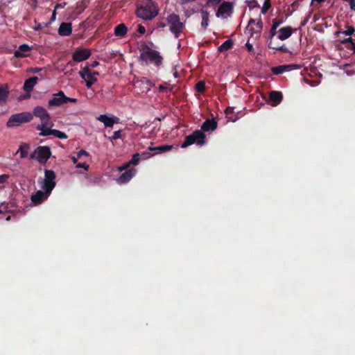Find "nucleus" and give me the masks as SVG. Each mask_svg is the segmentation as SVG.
<instances>
[{
	"label": "nucleus",
	"instance_id": "1",
	"mask_svg": "<svg viewBox=\"0 0 355 355\" xmlns=\"http://www.w3.org/2000/svg\"><path fill=\"white\" fill-rule=\"evenodd\" d=\"M159 13L157 3L153 0H141L137 6L136 14L137 17L151 20Z\"/></svg>",
	"mask_w": 355,
	"mask_h": 355
},
{
	"label": "nucleus",
	"instance_id": "2",
	"mask_svg": "<svg viewBox=\"0 0 355 355\" xmlns=\"http://www.w3.org/2000/svg\"><path fill=\"white\" fill-rule=\"evenodd\" d=\"M140 59L145 61L146 64L153 63L155 66L159 67L162 63L163 58L158 51L146 46L140 54Z\"/></svg>",
	"mask_w": 355,
	"mask_h": 355
},
{
	"label": "nucleus",
	"instance_id": "3",
	"mask_svg": "<svg viewBox=\"0 0 355 355\" xmlns=\"http://www.w3.org/2000/svg\"><path fill=\"white\" fill-rule=\"evenodd\" d=\"M166 21L171 32L176 38L179 37L185 26L184 23L180 21V16L175 13L170 14L168 15Z\"/></svg>",
	"mask_w": 355,
	"mask_h": 355
},
{
	"label": "nucleus",
	"instance_id": "4",
	"mask_svg": "<svg viewBox=\"0 0 355 355\" xmlns=\"http://www.w3.org/2000/svg\"><path fill=\"white\" fill-rule=\"evenodd\" d=\"M206 136L200 130H195L192 134L185 137L184 141L181 144L182 148H187L193 144L201 146L205 143Z\"/></svg>",
	"mask_w": 355,
	"mask_h": 355
},
{
	"label": "nucleus",
	"instance_id": "5",
	"mask_svg": "<svg viewBox=\"0 0 355 355\" xmlns=\"http://www.w3.org/2000/svg\"><path fill=\"white\" fill-rule=\"evenodd\" d=\"M33 119L31 112H24L15 114L10 116L7 121V126L9 128L18 126L21 123L30 122Z\"/></svg>",
	"mask_w": 355,
	"mask_h": 355
},
{
	"label": "nucleus",
	"instance_id": "6",
	"mask_svg": "<svg viewBox=\"0 0 355 355\" xmlns=\"http://www.w3.org/2000/svg\"><path fill=\"white\" fill-rule=\"evenodd\" d=\"M51 151L49 146H38L31 154V158L37 159L40 163L44 164L50 158Z\"/></svg>",
	"mask_w": 355,
	"mask_h": 355
},
{
	"label": "nucleus",
	"instance_id": "7",
	"mask_svg": "<svg viewBox=\"0 0 355 355\" xmlns=\"http://www.w3.org/2000/svg\"><path fill=\"white\" fill-rule=\"evenodd\" d=\"M55 178L56 175L53 171L48 169L44 171V180L42 188L46 191L47 194H51L55 187Z\"/></svg>",
	"mask_w": 355,
	"mask_h": 355
},
{
	"label": "nucleus",
	"instance_id": "8",
	"mask_svg": "<svg viewBox=\"0 0 355 355\" xmlns=\"http://www.w3.org/2000/svg\"><path fill=\"white\" fill-rule=\"evenodd\" d=\"M33 116H35L40 119L41 123H46L51 121V116L46 110L40 105L35 107L33 110Z\"/></svg>",
	"mask_w": 355,
	"mask_h": 355
},
{
	"label": "nucleus",
	"instance_id": "9",
	"mask_svg": "<svg viewBox=\"0 0 355 355\" xmlns=\"http://www.w3.org/2000/svg\"><path fill=\"white\" fill-rule=\"evenodd\" d=\"M91 51L88 49L79 48L72 53V58L75 62H80L88 59Z\"/></svg>",
	"mask_w": 355,
	"mask_h": 355
},
{
	"label": "nucleus",
	"instance_id": "10",
	"mask_svg": "<svg viewBox=\"0 0 355 355\" xmlns=\"http://www.w3.org/2000/svg\"><path fill=\"white\" fill-rule=\"evenodd\" d=\"M233 4L229 1H223L218 7L216 15L217 17H225V15H230L232 13Z\"/></svg>",
	"mask_w": 355,
	"mask_h": 355
},
{
	"label": "nucleus",
	"instance_id": "11",
	"mask_svg": "<svg viewBox=\"0 0 355 355\" xmlns=\"http://www.w3.org/2000/svg\"><path fill=\"white\" fill-rule=\"evenodd\" d=\"M54 125L52 121H49L44 123H40L37 125L36 129L40 130L39 133L40 136L45 137L49 135H53V129L51 128Z\"/></svg>",
	"mask_w": 355,
	"mask_h": 355
},
{
	"label": "nucleus",
	"instance_id": "12",
	"mask_svg": "<svg viewBox=\"0 0 355 355\" xmlns=\"http://www.w3.org/2000/svg\"><path fill=\"white\" fill-rule=\"evenodd\" d=\"M64 92L62 91H60L57 94H53V98L49 101L48 105L49 107H59L63 104H64Z\"/></svg>",
	"mask_w": 355,
	"mask_h": 355
},
{
	"label": "nucleus",
	"instance_id": "13",
	"mask_svg": "<svg viewBox=\"0 0 355 355\" xmlns=\"http://www.w3.org/2000/svg\"><path fill=\"white\" fill-rule=\"evenodd\" d=\"M296 29H293L291 26H284L281 28L277 31V38L282 41L289 38Z\"/></svg>",
	"mask_w": 355,
	"mask_h": 355
},
{
	"label": "nucleus",
	"instance_id": "14",
	"mask_svg": "<svg viewBox=\"0 0 355 355\" xmlns=\"http://www.w3.org/2000/svg\"><path fill=\"white\" fill-rule=\"evenodd\" d=\"M50 194H47L46 191L38 190L35 194H33L31 197V202L35 205H37L41 204L44 200H46Z\"/></svg>",
	"mask_w": 355,
	"mask_h": 355
},
{
	"label": "nucleus",
	"instance_id": "15",
	"mask_svg": "<svg viewBox=\"0 0 355 355\" xmlns=\"http://www.w3.org/2000/svg\"><path fill=\"white\" fill-rule=\"evenodd\" d=\"M137 171L135 168L126 170L119 177L117 182L119 184H125L128 182L135 175Z\"/></svg>",
	"mask_w": 355,
	"mask_h": 355
},
{
	"label": "nucleus",
	"instance_id": "16",
	"mask_svg": "<svg viewBox=\"0 0 355 355\" xmlns=\"http://www.w3.org/2000/svg\"><path fill=\"white\" fill-rule=\"evenodd\" d=\"M97 120L104 123L105 127L111 128L114 123H118L119 119L116 116L109 117L106 114H101L98 116Z\"/></svg>",
	"mask_w": 355,
	"mask_h": 355
},
{
	"label": "nucleus",
	"instance_id": "17",
	"mask_svg": "<svg viewBox=\"0 0 355 355\" xmlns=\"http://www.w3.org/2000/svg\"><path fill=\"white\" fill-rule=\"evenodd\" d=\"M31 48L27 44L20 45L14 52L16 58H25L29 55Z\"/></svg>",
	"mask_w": 355,
	"mask_h": 355
},
{
	"label": "nucleus",
	"instance_id": "18",
	"mask_svg": "<svg viewBox=\"0 0 355 355\" xmlns=\"http://www.w3.org/2000/svg\"><path fill=\"white\" fill-rule=\"evenodd\" d=\"M297 68H298V67L295 64H283L272 67L271 71L273 73V74L279 75L284 73V71Z\"/></svg>",
	"mask_w": 355,
	"mask_h": 355
},
{
	"label": "nucleus",
	"instance_id": "19",
	"mask_svg": "<svg viewBox=\"0 0 355 355\" xmlns=\"http://www.w3.org/2000/svg\"><path fill=\"white\" fill-rule=\"evenodd\" d=\"M283 23V20L281 19L275 18L272 20V26L269 31L268 41L272 40L274 37L277 33V28Z\"/></svg>",
	"mask_w": 355,
	"mask_h": 355
},
{
	"label": "nucleus",
	"instance_id": "20",
	"mask_svg": "<svg viewBox=\"0 0 355 355\" xmlns=\"http://www.w3.org/2000/svg\"><path fill=\"white\" fill-rule=\"evenodd\" d=\"M72 26L71 23L62 22L58 28V34L60 36H69L71 34Z\"/></svg>",
	"mask_w": 355,
	"mask_h": 355
},
{
	"label": "nucleus",
	"instance_id": "21",
	"mask_svg": "<svg viewBox=\"0 0 355 355\" xmlns=\"http://www.w3.org/2000/svg\"><path fill=\"white\" fill-rule=\"evenodd\" d=\"M218 123L214 119H207L201 125V130L205 132H209L216 130Z\"/></svg>",
	"mask_w": 355,
	"mask_h": 355
},
{
	"label": "nucleus",
	"instance_id": "22",
	"mask_svg": "<svg viewBox=\"0 0 355 355\" xmlns=\"http://www.w3.org/2000/svg\"><path fill=\"white\" fill-rule=\"evenodd\" d=\"M37 80L38 78L36 76H33L26 80L23 86L24 90L26 93H30L33 90L34 86L37 84Z\"/></svg>",
	"mask_w": 355,
	"mask_h": 355
},
{
	"label": "nucleus",
	"instance_id": "23",
	"mask_svg": "<svg viewBox=\"0 0 355 355\" xmlns=\"http://www.w3.org/2000/svg\"><path fill=\"white\" fill-rule=\"evenodd\" d=\"M269 99L272 102V105L276 106L282 102L283 94L281 92L272 91L270 92Z\"/></svg>",
	"mask_w": 355,
	"mask_h": 355
},
{
	"label": "nucleus",
	"instance_id": "24",
	"mask_svg": "<svg viewBox=\"0 0 355 355\" xmlns=\"http://www.w3.org/2000/svg\"><path fill=\"white\" fill-rule=\"evenodd\" d=\"M128 28L124 24H120L114 28V34L118 37H123L126 35Z\"/></svg>",
	"mask_w": 355,
	"mask_h": 355
},
{
	"label": "nucleus",
	"instance_id": "25",
	"mask_svg": "<svg viewBox=\"0 0 355 355\" xmlns=\"http://www.w3.org/2000/svg\"><path fill=\"white\" fill-rule=\"evenodd\" d=\"M9 91L6 85L0 86V105L6 103L8 98Z\"/></svg>",
	"mask_w": 355,
	"mask_h": 355
},
{
	"label": "nucleus",
	"instance_id": "26",
	"mask_svg": "<svg viewBox=\"0 0 355 355\" xmlns=\"http://www.w3.org/2000/svg\"><path fill=\"white\" fill-rule=\"evenodd\" d=\"M268 46L269 49H275L281 52L284 53H290L289 49L287 48V46L285 44H283L282 46H278L275 44H273L272 40L268 41Z\"/></svg>",
	"mask_w": 355,
	"mask_h": 355
},
{
	"label": "nucleus",
	"instance_id": "27",
	"mask_svg": "<svg viewBox=\"0 0 355 355\" xmlns=\"http://www.w3.org/2000/svg\"><path fill=\"white\" fill-rule=\"evenodd\" d=\"M201 15H202V22H201V27L202 28H203L204 30H205L208 25H209V12L207 11V10H202L201 12Z\"/></svg>",
	"mask_w": 355,
	"mask_h": 355
},
{
	"label": "nucleus",
	"instance_id": "28",
	"mask_svg": "<svg viewBox=\"0 0 355 355\" xmlns=\"http://www.w3.org/2000/svg\"><path fill=\"white\" fill-rule=\"evenodd\" d=\"M233 44L234 42L232 40H227L225 41L220 46H219V47L218 48V51L219 52L227 51L233 46Z\"/></svg>",
	"mask_w": 355,
	"mask_h": 355
},
{
	"label": "nucleus",
	"instance_id": "29",
	"mask_svg": "<svg viewBox=\"0 0 355 355\" xmlns=\"http://www.w3.org/2000/svg\"><path fill=\"white\" fill-rule=\"evenodd\" d=\"M28 148H29V145L26 143H23L20 145L17 152H20V157L21 158H25L28 156Z\"/></svg>",
	"mask_w": 355,
	"mask_h": 355
},
{
	"label": "nucleus",
	"instance_id": "30",
	"mask_svg": "<svg viewBox=\"0 0 355 355\" xmlns=\"http://www.w3.org/2000/svg\"><path fill=\"white\" fill-rule=\"evenodd\" d=\"M173 145H162V146H159L155 147V148L149 147L148 150H157L162 153V152H166V151L171 150L173 148Z\"/></svg>",
	"mask_w": 355,
	"mask_h": 355
},
{
	"label": "nucleus",
	"instance_id": "31",
	"mask_svg": "<svg viewBox=\"0 0 355 355\" xmlns=\"http://www.w3.org/2000/svg\"><path fill=\"white\" fill-rule=\"evenodd\" d=\"M355 29L353 26H347V30L343 31H337L336 32L335 35L336 36H338L340 34H343L345 35H352L354 33Z\"/></svg>",
	"mask_w": 355,
	"mask_h": 355
},
{
	"label": "nucleus",
	"instance_id": "32",
	"mask_svg": "<svg viewBox=\"0 0 355 355\" xmlns=\"http://www.w3.org/2000/svg\"><path fill=\"white\" fill-rule=\"evenodd\" d=\"M139 160H140V153H137L132 155V159L128 162H129V164H131V165H137L139 162Z\"/></svg>",
	"mask_w": 355,
	"mask_h": 355
},
{
	"label": "nucleus",
	"instance_id": "33",
	"mask_svg": "<svg viewBox=\"0 0 355 355\" xmlns=\"http://www.w3.org/2000/svg\"><path fill=\"white\" fill-rule=\"evenodd\" d=\"M53 135L61 139H65L68 137L64 132L55 129H53Z\"/></svg>",
	"mask_w": 355,
	"mask_h": 355
},
{
	"label": "nucleus",
	"instance_id": "34",
	"mask_svg": "<svg viewBox=\"0 0 355 355\" xmlns=\"http://www.w3.org/2000/svg\"><path fill=\"white\" fill-rule=\"evenodd\" d=\"M196 89L200 93H204L205 90V83L204 81H199L196 85Z\"/></svg>",
	"mask_w": 355,
	"mask_h": 355
},
{
	"label": "nucleus",
	"instance_id": "35",
	"mask_svg": "<svg viewBox=\"0 0 355 355\" xmlns=\"http://www.w3.org/2000/svg\"><path fill=\"white\" fill-rule=\"evenodd\" d=\"M270 7H271V3L269 1V0H265L263 2V5L261 8V13L266 14L268 12V10L270 9Z\"/></svg>",
	"mask_w": 355,
	"mask_h": 355
},
{
	"label": "nucleus",
	"instance_id": "36",
	"mask_svg": "<svg viewBox=\"0 0 355 355\" xmlns=\"http://www.w3.org/2000/svg\"><path fill=\"white\" fill-rule=\"evenodd\" d=\"M86 87L89 89L92 86L94 83L97 82V78L92 76V78H87L86 80Z\"/></svg>",
	"mask_w": 355,
	"mask_h": 355
},
{
	"label": "nucleus",
	"instance_id": "37",
	"mask_svg": "<svg viewBox=\"0 0 355 355\" xmlns=\"http://www.w3.org/2000/svg\"><path fill=\"white\" fill-rule=\"evenodd\" d=\"M121 130H119L117 131L114 132L113 135L110 137V139L111 141L116 140L121 137Z\"/></svg>",
	"mask_w": 355,
	"mask_h": 355
},
{
	"label": "nucleus",
	"instance_id": "38",
	"mask_svg": "<svg viewBox=\"0 0 355 355\" xmlns=\"http://www.w3.org/2000/svg\"><path fill=\"white\" fill-rule=\"evenodd\" d=\"M221 0H207V5L211 7H216L220 3Z\"/></svg>",
	"mask_w": 355,
	"mask_h": 355
},
{
	"label": "nucleus",
	"instance_id": "39",
	"mask_svg": "<svg viewBox=\"0 0 355 355\" xmlns=\"http://www.w3.org/2000/svg\"><path fill=\"white\" fill-rule=\"evenodd\" d=\"M83 70V73L86 75L87 78H92V70L89 66H85Z\"/></svg>",
	"mask_w": 355,
	"mask_h": 355
},
{
	"label": "nucleus",
	"instance_id": "40",
	"mask_svg": "<svg viewBox=\"0 0 355 355\" xmlns=\"http://www.w3.org/2000/svg\"><path fill=\"white\" fill-rule=\"evenodd\" d=\"M76 168H82L85 171H88L89 166L86 162H80L76 164Z\"/></svg>",
	"mask_w": 355,
	"mask_h": 355
},
{
	"label": "nucleus",
	"instance_id": "41",
	"mask_svg": "<svg viewBox=\"0 0 355 355\" xmlns=\"http://www.w3.org/2000/svg\"><path fill=\"white\" fill-rule=\"evenodd\" d=\"M340 42L345 45V46L347 44H350L351 43L354 42L353 39L349 37L348 38L344 39L343 40H340Z\"/></svg>",
	"mask_w": 355,
	"mask_h": 355
},
{
	"label": "nucleus",
	"instance_id": "42",
	"mask_svg": "<svg viewBox=\"0 0 355 355\" xmlns=\"http://www.w3.org/2000/svg\"><path fill=\"white\" fill-rule=\"evenodd\" d=\"M152 155H153L150 152L145 151L140 154V158H141L143 159H146L150 157Z\"/></svg>",
	"mask_w": 355,
	"mask_h": 355
},
{
	"label": "nucleus",
	"instance_id": "43",
	"mask_svg": "<svg viewBox=\"0 0 355 355\" xmlns=\"http://www.w3.org/2000/svg\"><path fill=\"white\" fill-rule=\"evenodd\" d=\"M256 26L259 28V31L257 32V33L259 35L261 33V31L263 28V23L261 19V18L259 19V21L256 24Z\"/></svg>",
	"mask_w": 355,
	"mask_h": 355
},
{
	"label": "nucleus",
	"instance_id": "44",
	"mask_svg": "<svg viewBox=\"0 0 355 355\" xmlns=\"http://www.w3.org/2000/svg\"><path fill=\"white\" fill-rule=\"evenodd\" d=\"M63 99L64 101V104L67 103L69 102L76 103V101H77L76 98L67 97V96H65L64 94V98Z\"/></svg>",
	"mask_w": 355,
	"mask_h": 355
},
{
	"label": "nucleus",
	"instance_id": "45",
	"mask_svg": "<svg viewBox=\"0 0 355 355\" xmlns=\"http://www.w3.org/2000/svg\"><path fill=\"white\" fill-rule=\"evenodd\" d=\"M77 155H78V157H80V158L82 156H83V155H84V156H89V153H88L87 151H86V150H83V149H82V150H79V151L78 152Z\"/></svg>",
	"mask_w": 355,
	"mask_h": 355
},
{
	"label": "nucleus",
	"instance_id": "46",
	"mask_svg": "<svg viewBox=\"0 0 355 355\" xmlns=\"http://www.w3.org/2000/svg\"><path fill=\"white\" fill-rule=\"evenodd\" d=\"M345 47L347 49L352 51L354 53H355V42H354L351 43L350 44L346 45Z\"/></svg>",
	"mask_w": 355,
	"mask_h": 355
},
{
	"label": "nucleus",
	"instance_id": "47",
	"mask_svg": "<svg viewBox=\"0 0 355 355\" xmlns=\"http://www.w3.org/2000/svg\"><path fill=\"white\" fill-rule=\"evenodd\" d=\"M9 178V175L6 174H3L0 175V183H4Z\"/></svg>",
	"mask_w": 355,
	"mask_h": 355
},
{
	"label": "nucleus",
	"instance_id": "48",
	"mask_svg": "<svg viewBox=\"0 0 355 355\" xmlns=\"http://www.w3.org/2000/svg\"><path fill=\"white\" fill-rule=\"evenodd\" d=\"M137 31L140 34H144L146 33V28L144 26L139 24V25H138Z\"/></svg>",
	"mask_w": 355,
	"mask_h": 355
},
{
	"label": "nucleus",
	"instance_id": "49",
	"mask_svg": "<svg viewBox=\"0 0 355 355\" xmlns=\"http://www.w3.org/2000/svg\"><path fill=\"white\" fill-rule=\"evenodd\" d=\"M130 165L131 164H129V162H128L125 163L123 166H120L119 168V170L120 171H123L124 170H126L127 168H128L130 166Z\"/></svg>",
	"mask_w": 355,
	"mask_h": 355
},
{
	"label": "nucleus",
	"instance_id": "50",
	"mask_svg": "<svg viewBox=\"0 0 355 355\" xmlns=\"http://www.w3.org/2000/svg\"><path fill=\"white\" fill-rule=\"evenodd\" d=\"M35 23L36 24V26L33 28L35 31H40L43 28L44 26L41 23H37L36 21H35Z\"/></svg>",
	"mask_w": 355,
	"mask_h": 355
},
{
	"label": "nucleus",
	"instance_id": "51",
	"mask_svg": "<svg viewBox=\"0 0 355 355\" xmlns=\"http://www.w3.org/2000/svg\"><path fill=\"white\" fill-rule=\"evenodd\" d=\"M245 47L248 49V51H253V46L252 44H250L249 42H248L246 44H245Z\"/></svg>",
	"mask_w": 355,
	"mask_h": 355
},
{
	"label": "nucleus",
	"instance_id": "52",
	"mask_svg": "<svg viewBox=\"0 0 355 355\" xmlns=\"http://www.w3.org/2000/svg\"><path fill=\"white\" fill-rule=\"evenodd\" d=\"M350 8L352 10H355V0H352L349 2Z\"/></svg>",
	"mask_w": 355,
	"mask_h": 355
},
{
	"label": "nucleus",
	"instance_id": "53",
	"mask_svg": "<svg viewBox=\"0 0 355 355\" xmlns=\"http://www.w3.org/2000/svg\"><path fill=\"white\" fill-rule=\"evenodd\" d=\"M233 112V108L232 107H228L226 108L225 110V114L227 115H229L230 114H231L232 112Z\"/></svg>",
	"mask_w": 355,
	"mask_h": 355
},
{
	"label": "nucleus",
	"instance_id": "54",
	"mask_svg": "<svg viewBox=\"0 0 355 355\" xmlns=\"http://www.w3.org/2000/svg\"><path fill=\"white\" fill-rule=\"evenodd\" d=\"M78 159H80V157H78V155L76 157L73 156L71 157V160H72L73 163L75 164H78Z\"/></svg>",
	"mask_w": 355,
	"mask_h": 355
},
{
	"label": "nucleus",
	"instance_id": "55",
	"mask_svg": "<svg viewBox=\"0 0 355 355\" xmlns=\"http://www.w3.org/2000/svg\"><path fill=\"white\" fill-rule=\"evenodd\" d=\"M42 70H43L42 68H39V67H35V68L32 69V71L33 73H39L40 71H41Z\"/></svg>",
	"mask_w": 355,
	"mask_h": 355
},
{
	"label": "nucleus",
	"instance_id": "56",
	"mask_svg": "<svg viewBox=\"0 0 355 355\" xmlns=\"http://www.w3.org/2000/svg\"><path fill=\"white\" fill-rule=\"evenodd\" d=\"M78 73H79V76H80L83 79L86 80L87 76H86V75H85V74H84V73H83V70L80 71L78 72Z\"/></svg>",
	"mask_w": 355,
	"mask_h": 355
},
{
	"label": "nucleus",
	"instance_id": "57",
	"mask_svg": "<svg viewBox=\"0 0 355 355\" xmlns=\"http://www.w3.org/2000/svg\"><path fill=\"white\" fill-rule=\"evenodd\" d=\"M98 64H99V62L98 61H94L89 66L92 68H94V67H97Z\"/></svg>",
	"mask_w": 355,
	"mask_h": 355
},
{
	"label": "nucleus",
	"instance_id": "58",
	"mask_svg": "<svg viewBox=\"0 0 355 355\" xmlns=\"http://www.w3.org/2000/svg\"><path fill=\"white\" fill-rule=\"evenodd\" d=\"M55 16H56V12H55V10H54L52 13V15H51V21H53L55 19Z\"/></svg>",
	"mask_w": 355,
	"mask_h": 355
},
{
	"label": "nucleus",
	"instance_id": "59",
	"mask_svg": "<svg viewBox=\"0 0 355 355\" xmlns=\"http://www.w3.org/2000/svg\"><path fill=\"white\" fill-rule=\"evenodd\" d=\"M166 24H164V23H163V22H159V23H158V24H157V26H158L159 28H164V27H166Z\"/></svg>",
	"mask_w": 355,
	"mask_h": 355
},
{
	"label": "nucleus",
	"instance_id": "60",
	"mask_svg": "<svg viewBox=\"0 0 355 355\" xmlns=\"http://www.w3.org/2000/svg\"><path fill=\"white\" fill-rule=\"evenodd\" d=\"M255 24V19H250L248 22V26Z\"/></svg>",
	"mask_w": 355,
	"mask_h": 355
},
{
	"label": "nucleus",
	"instance_id": "61",
	"mask_svg": "<svg viewBox=\"0 0 355 355\" xmlns=\"http://www.w3.org/2000/svg\"><path fill=\"white\" fill-rule=\"evenodd\" d=\"M159 90H161V91H164V90L166 89V87H164V85H159Z\"/></svg>",
	"mask_w": 355,
	"mask_h": 355
},
{
	"label": "nucleus",
	"instance_id": "62",
	"mask_svg": "<svg viewBox=\"0 0 355 355\" xmlns=\"http://www.w3.org/2000/svg\"><path fill=\"white\" fill-rule=\"evenodd\" d=\"M313 1H316L319 3H322L323 2H324L326 0H312Z\"/></svg>",
	"mask_w": 355,
	"mask_h": 355
},
{
	"label": "nucleus",
	"instance_id": "63",
	"mask_svg": "<svg viewBox=\"0 0 355 355\" xmlns=\"http://www.w3.org/2000/svg\"><path fill=\"white\" fill-rule=\"evenodd\" d=\"M145 82L148 84L150 86L151 85V82L150 80L145 78Z\"/></svg>",
	"mask_w": 355,
	"mask_h": 355
},
{
	"label": "nucleus",
	"instance_id": "64",
	"mask_svg": "<svg viewBox=\"0 0 355 355\" xmlns=\"http://www.w3.org/2000/svg\"><path fill=\"white\" fill-rule=\"evenodd\" d=\"M98 75V73L96 71H92V76L95 77V76Z\"/></svg>",
	"mask_w": 355,
	"mask_h": 355
}]
</instances>
